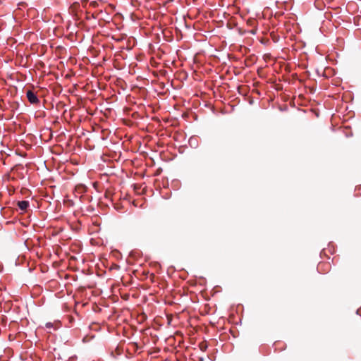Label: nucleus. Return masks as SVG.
<instances>
[{
  "mask_svg": "<svg viewBox=\"0 0 361 361\" xmlns=\"http://www.w3.org/2000/svg\"><path fill=\"white\" fill-rule=\"evenodd\" d=\"M26 96L28 101L32 104H36L39 102V100L37 98L36 94L34 93L32 90H27L26 92Z\"/></svg>",
  "mask_w": 361,
  "mask_h": 361,
  "instance_id": "1",
  "label": "nucleus"
},
{
  "mask_svg": "<svg viewBox=\"0 0 361 361\" xmlns=\"http://www.w3.org/2000/svg\"><path fill=\"white\" fill-rule=\"evenodd\" d=\"M94 65V63H92V66ZM102 66L100 64H96L94 68H92V75H97V74H102Z\"/></svg>",
  "mask_w": 361,
  "mask_h": 361,
  "instance_id": "2",
  "label": "nucleus"
},
{
  "mask_svg": "<svg viewBox=\"0 0 361 361\" xmlns=\"http://www.w3.org/2000/svg\"><path fill=\"white\" fill-rule=\"evenodd\" d=\"M88 188L83 184H78L75 188V190L78 194L86 192Z\"/></svg>",
  "mask_w": 361,
  "mask_h": 361,
  "instance_id": "3",
  "label": "nucleus"
},
{
  "mask_svg": "<svg viewBox=\"0 0 361 361\" xmlns=\"http://www.w3.org/2000/svg\"><path fill=\"white\" fill-rule=\"evenodd\" d=\"M17 204L22 211H25L29 206V202L26 200L19 201Z\"/></svg>",
  "mask_w": 361,
  "mask_h": 361,
  "instance_id": "4",
  "label": "nucleus"
},
{
  "mask_svg": "<svg viewBox=\"0 0 361 361\" xmlns=\"http://www.w3.org/2000/svg\"><path fill=\"white\" fill-rule=\"evenodd\" d=\"M200 348L202 351H206L208 348L207 343L206 341H202L199 344Z\"/></svg>",
  "mask_w": 361,
  "mask_h": 361,
  "instance_id": "5",
  "label": "nucleus"
},
{
  "mask_svg": "<svg viewBox=\"0 0 361 361\" xmlns=\"http://www.w3.org/2000/svg\"><path fill=\"white\" fill-rule=\"evenodd\" d=\"M102 327L100 326V325L99 324H92V331L94 330V331H98L99 329H101Z\"/></svg>",
  "mask_w": 361,
  "mask_h": 361,
  "instance_id": "6",
  "label": "nucleus"
},
{
  "mask_svg": "<svg viewBox=\"0 0 361 361\" xmlns=\"http://www.w3.org/2000/svg\"><path fill=\"white\" fill-rule=\"evenodd\" d=\"M99 52V50L97 49L94 47L92 46V56H97L98 53Z\"/></svg>",
  "mask_w": 361,
  "mask_h": 361,
  "instance_id": "7",
  "label": "nucleus"
},
{
  "mask_svg": "<svg viewBox=\"0 0 361 361\" xmlns=\"http://www.w3.org/2000/svg\"><path fill=\"white\" fill-rule=\"evenodd\" d=\"M93 187L97 190V191H99V183L98 182H94L92 183Z\"/></svg>",
  "mask_w": 361,
  "mask_h": 361,
  "instance_id": "8",
  "label": "nucleus"
},
{
  "mask_svg": "<svg viewBox=\"0 0 361 361\" xmlns=\"http://www.w3.org/2000/svg\"><path fill=\"white\" fill-rule=\"evenodd\" d=\"M99 4L100 3H99L97 1H92V3H91L92 8H93V7H98L99 6Z\"/></svg>",
  "mask_w": 361,
  "mask_h": 361,
  "instance_id": "9",
  "label": "nucleus"
},
{
  "mask_svg": "<svg viewBox=\"0 0 361 361\" xmlns=\"http://www.w3.org/2000/svg\"><path fill=\"white\" fill-rule=\"evenodd\" d=\"M87 3H88V0H82L81 1V4L84 8H86Z\"/></svg>",
  "mask_w": 361,
  "mask_h": 361,
  "instance_id": "10",
  "label": "nucleus"
},
{
  "mask_svg": "<svg viewBox=\"0 0 361 361\" xmlns=\"http://www.w3.org/2000/svg\"><path fill=\"white\" fill-rule=\"evenodd\" d=\"M85 18H86L87 19H88V18H89V17H88V13H87V11L86 10L85 11Z\"/></svg>",
  "mask_w": 361,
  "mask_h": 361,
  "instance_id": "11",
  "label": "nucleus"
},
{
  "mask_svg": "<svg viewBox=\"0 0 361 361\" xmlns=\"http://www.w3.org/2000/svg\"><path fill=\"white\" fill-rule=\"evenodd\" d=\"M94 130H95V128L92 126V131H94Z\"/></svg>",
  "mask_w": 361,
  "mask_h": 361,
  "instance_id": "12",
  "label": "nucleus"
},
{
  "mask_svg": "<svg viewBox=\"0 0 361 361\" xmlns=\"http://www.w3.org/2000/svg\"><path fill=\"white\" fill-rule=\"evenodd\" d=\"M87 305V302H85V303H83V304H82V306H85V305Z\"/></svg>",
  "mask_w": 361,
  "mask_h": 361,
  "instance_id": "13",
  "label": "nucleus"
},
{
  "mask_svg": "<svg viewBox=\"0 0 361 361\" xmlns=\"http://www.w3.org/2000/svg\"><path fill=\"white\" fill-rule=\"evenodd\" d=\"M92 18H95V17H94V13H92Z\"/></svg>",
  "mask_w": 361,
  "mask_h": 361,
  "instance_id": "14",
  "label": "nucleus"
},
{
  "mask_svg": "<svg viewBox=\"0 0 361 361\" xmlns=\"http://www.w3.org/2000/svg\"><path fill=\"white\" fill-rule=\"evenodd\" d=\"M94 92V90H92V92H91L92 95L93 94Z\"/></svg>",
  "mask_w": 361,
  "mask_h": 361,
  "instance_id": "15",
  "label": "nucleus"
},
{
  "mask_svg": "<svg viewBox=\"0 0 361 361\" xmlns=\"http://www.w3.org/2000/svg\"><path fill=\"white\" fill-rule=\"evenodd\" d=\"M92 310H93V311H96V310L94 308V307H92Z\"/></svg>",
  "mask_w": 361,
  "mask_h": 361,
  "instance_id": "16",
  "label": "nucleus"
},
{
  "mask_svg": "<svg viewBox=\"0 0 361 361\" xmlns=\"http://www.w3.org/2000/svg\"><path fill=\"white\" fill-rule=\"evenodd\" d=\"M100 128L99 126H97V130H99Z\"/></svg>",
  "mask_w": 361,
  "mask_h": 361,
  "instance_id": "17",
  "label": "nucleus"
}]
</instances>
